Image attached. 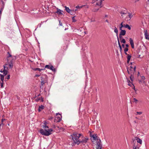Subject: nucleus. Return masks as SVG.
I'll list each match as a JSON object with an SVG mask.
<instances>
[{
    "label": "nucleus",
    "mask_w": 149,
    "mask_h": 149,
    "mask_svg": "<svg viewBox=\"0 0 149 149\" xmlns=\"http://www.w3.org/2000/svg\"><path fill=\"white\" fill-rule=\"evenodd\" d=\"M136 66H134L133 69H129L128 68H127V72L130 75V77L132 82H131L130 80H129V82L128 81L129 83L128 85L130 86H132V85L134 86L132 82L134 78V75L136 72Z\"/></svg>",
    "instance_id": "nucleus-1"
},
{
    "label": "nucleus",
    "mask_w": 149,
    "mask_h": 149,
    "mask_svg": "<svg viewBox=\"0 0 149 149\" xmlns=\"http://www.w3.org/2000/svg\"><path fill=\"white\" fill-rule=\"evenodd\" d=\"M44 130L41 129L40 130L39 132L42 135L46 136H48L52 134V132L53 131L52 129L51 128L49 129H46L47 128H49V127L47 125L43 127Z\"/></svg>",
    "instance_id": "nucleus-2"
},
{
    "label": "nucleus",
    "mask_w": 149,
    "mask_h": 149,
    "mask_svg": "<svg viewBox=\"0 0 149 149\" xmlns=\"http://www.w3.org/2000/svg\"><path fill=\"white\" fill-rule=\"evenodd\" d=\"M7 63H6L8 64V66L10 68H12L13 67V61L14 60L13 57L9 52H7Z\"/></svg>",
    "instance_id": "nucleus-3"
},
{
    "label": "nucleus",
    "mask_w": 149,
    "mask_h": 149,
    "mask_svg": "<svg viewBox=\"0 0 149 149\" xmlns=\"http://www.w3.org/2000/svg\"><path fill=\"white\" fill-rule=\"evenodd\" d=\"M81 134H78L76 133H74L71 135L72 140L75 144H77L79 145V144L80 141V136Z\"/></svg>",
    "instance_id": "nucleus-4"
},
{
    "label": "nucleus",
    "mask_w": 149,
    "mask_h": 149,
    "mask_svg": "<svg viewBox=\"0 0 149 149\" xmlns=\"http://www.w3.org/2000/svg\"><path fill=\"white\" fill-rule=\"evenodd\" d=\"M92 137L95 141H96L97 149H102V145L101 143V141L100 139L97 138V136L93 135Z\"/></svg>",
    "instance_id": "nucleus-5"
},
{
    "label": "nucleus",
    "mask_w": 149,
    "mask_h": 149,
    "mask_svg": "<svg viewBox=\"0 0 149 149\" xmlns=\"http://www.w3.org/2000/svg\"><path fill=\"white\" fill-rule=\"evenodd\" d=\"M89 139L88 137L86 136L85 137L82 134H81L80 136V141H79V143H81L83 145H85V144L87 142V141Z\"/></svg>",
    "instance_id": "nucleus-6"
},
{
    "label": "nucleus",
    "mask_w": 149,
    "mask_h": 149,
    "mask_svg": "<svg viewBox=\"0 0 149 149\" xmlns=\"http://www.w3.org/2000/svg\"><path fill=\"white\" fill-rule=\"evenodd\" d=\"M103 1V0H96L93 3H94V5L95 6H99L100 8H101L102 6V4Z\"/></svg>",
    "instance_id": "nucleus-7"
},
{
    "label": "nucleus",
    "mask_w": 149,
    "mask_h": 149,
    "mask_svg": "<svg viewBox=\"0 0 149 149\" xmlns=\"http://www.w3.org/2000/svg\"><path fill=\"white\" fill-rule=\"evenodd\" d=\"M58 115H60V116H56L55 117V121L56 122H59L61 120V115L59 113H56V116Z\"/></svg>",
    "instance_id": "nucleus-8"
},
{
    "label": "nucleus",
    "mask_w": 149,
    "mask_h": 149,
    "mask_svg": "<svg viewBox=\"0 0 149 149\" xmlns=\"http://www.w3.org/2000/svg\"><path fill=\"white\" fill-rule=\"evenodd\" d=\"M7 65L8 66V64L6 63L3 66L4 69L3 70V72L4 75H6L8 73V71L7 70L8 69V67L7 66Z\"/></svg>",
    "instance_id": "nucleus-9"
},
{
    "label": "nucleus",
    "mask_w": 149,
    "mask_h": 149,
    "mask_svg": "<svg viewBox=\"0 0 149 149\" xmlns=\"http://www.w3.org/2000/svg\"><path fill=\"white\" fill-rule=\"evenodd\" d=\"M140 77H141V79L139 80V82L140 84L141 83H145L144 80L145 79V77L144 76L140 75Z\"/></svg>",
    "instance_id": "nucleus-10"
},
{
    "label": "nucleus",
    "mask_w": 149,
    "mask_h": 149,
    "mask_svg": "<svg viewBox=\"0 0 149 149\" xmlns=\"http://www.w3.org/2000/svg\"><path fill=\"white\" fill-rule=\"evenodd\" d=\"M129 41L132 48L134 49V45L133 40L131 38H130Z\"/></svg>",
    "instance_id": "nucleus-11"
},
{
    "label": "nucleus",
    "mask_w": 149,
    "mask_h": 149,
    "mask_svg": "<svg viewBox=\"0 0 149 149\" xmlns=\"http://www.w3.org/2000/svg\"><path fill=\"white\" fill-rule=\"evenodd\" d=\"M124 9L125 10H123V11H121L120 12L122 16H123V15L126 14L127 13V12L126 10V9L125 8H124Z\"/></svg>",
    "instance_id": "nucleus-12"
},
{
    "label": "nucleus",
    "mask_w": 149,
    "mask_h": 149,
    "mask_svg": "<svg viewBox=\"0 0 149 149\" xmlns=\"http://www.w3.org/2000/svg\"><path fill=\"white\" fill-rule=\"evenodd\" d=\"M134 144L133 146V149H139V148L138 147L136 146V145L135 144V143H136V141L135 140H134L133 141Z\"/></svg>",
    "instance_id": "nucleus-13"
},
{
    "label": "nucleus",
    "mask_w": 149,
    "mask_h": 149,
    "mask_svg": "<svg viewBox=\"0 0 149 149\" xmlns=\"http://www.w3.org/2000/svg\"><path fill=\"white\" fill-rule=\"evenodd\" d=\"M57 11H56V12H55V13H57L59 15H61L62 14V11L61 10L58 9V8H57Z\"/></svg>",
    "instance_id": "nucleus-14"
},
{
    "label": "nucleus",
    "mask_w": 149,
    "mask_h": 149,
    "mask_svg": "<svg viewBox=\"0 0 149 149\" xmlns=\"http://www.w3.org/2000/svg\"><path fill=\"white\" fill-rule=\"evenodd\" d=\"M44 106L42 105H41L39 107V108L38 109V111L39 112L41 111L43 109H44Z\"/></svg>",
    "instance_id": "nucleus-15"
},
{
    "label": "nucleus",
    "mask_w": 149,
    "mask_h": 149,
    "mask_svg": "<svg viewBox=\"0 0 149 149\" xmlns=\"http://www.w3.org/2000/svg\"><path fill=\"white\" fill-rule=\"evenodd\" d=\"M41 80L42 81H47V78L46 76H43L41 77Z\"/></svg>",
    "instance_id": "nucleus-16"
},
{
    "label": "nucleus",
    "mask_w": 149,
    "mask_h": 149,
    "mask_svg": "<svg viewBox=\"0 0 149 149\" xmlns=\"http://www.w3.org/2000/svg\"><path fill=\"white\" fill-rule=\"evenodd\" d=\"M144 35H145V38L146 39H147V40L149 39V35H148V34L147 33V30H146L145 31H144Z\"/></svg>",
    "instance_id": "nucleus-17"
},
{
    "label": "nucleus",
    "mask_w": 149,
    "mask_h": 149,
    "mask_svg": "<svg viewBox=\"0 0 149 149\" xmlns=\"http://www.w3.org/2000/svg\"><path fill=\"white\" fill-rule=\"evenodd\" d=\"M126 33V31L125 30H121V31H120V34L123 36H124L125 35Z\"/></svg>",
    "instance_id": "nucleus-18"
},
{
    "label": "nucleus",
    "mask_w": 149,
    "mask_h": 149,
    "mask_svg": "<svg viewBox=\"0 0 149 149\" xmlns=\"http://www.w3.org/2000/svg\"><path fill=\"white\" fill-rule=\"evenodd\" d=\"M127 62L128 63H129L130 61L131 58V55L128 54L127 56Z\"/></svg>",
    "instance_id": "nucleus-19"
},
{
    "label": "nucleus",
    "mask_w": 149,
    "mask_h": 149,
    "mask_svg": "<svg viewBox=\"0 0 149 149\" xmlns=\"http://www.w3.org/2000/svg\"><path fill=\"white\" fill-rule=\"evenodd\" d=\"M49 69L53 72H55L56 71V69L54 68V66L52 65H50Z\"/></svg>",
    "instance_id": "nucleus-20"
},
{
    "label": "nucleus",
    "mask_w": 149,
    "mask_h": 149,
    "mask_svg": "<svg viewBox=\"0 0 149 149\" xmlns=\"http://www.w3.org/2000/svg\"><path fill=\"white\" fill-rule=\"evenodd\" d=\"M0 76H1L0 79L1 81L2 82H3V80L4 79V75L1 74H0Z\"/></svg>",
    "instance_id": "nucleus-21"
},
{
    "label": "nucleus",
    "mask_w": 149,
    "mask_h": 149,
    "mask_svg": "<svg viewBox=\"0 0 149 149\" xmlns=\"http://www.w3.org/2000/svg\"><path fill=\"white\" fill-rule=\"evenodd\" d=\"M124 27L130 30L131 29V27L129 26L128 24H127L126 25L124 24Z\"/></svg>",
    "instance_id": "nucleus-22"
},
{
    "label": "nucleus",
    "mask_w": 149,
    "mask_h": 149,
    "mask_svg": "<svg viewBox=\"0 0 149 149\" xmlns=\"http://www.w3.org/2000/svg\"><path fill=\"white\" fill-rule=\"evenodd\" d=\"M114 31L115 33H116V36H117V38H118V30H117V28L115 26V28H114Z\"/></svg>",
    "instance_id": "nucleus-23"
},
{
    "label": "nucleus",
    "mask_w": 149,
    "mask_h": 149,
    "mask_svg": "<svg viewBox=\"0 0 149 149\" xmlns=\"http://www.w3.org/2000/svg\"><path fill=\"white\" fill-rule=\"evenodd\" d=\"M65 7V10L68 13H70V12H71V10L68 7Z\"/></svg>",
    "instance_id": "nucleus-24"
},
{
    "label": "nucleus",
    "mask_w": 149,
    "mask_h": 149,
    "mask_svg": "<svg viewBox=\"0 0 149 149\" xmlns=\"http://www.w3.org/2000/svg\"><path fill=\"white\" fill-rule=\"evenodd\" d=\"M34 70L35 71L38 70L39 72H40L42 70H44V69H40V68H35Z\"/></svg>",
    "instance_id": "nucleus-25"
},
{
    "label": "nucleus",
    "mask_w": 149,
    "mask_h": 149,
    "mask_svg": "<svg viewBox=\"0 0 149 149\" xmlns=\"http://www.w3.org/2000/svg\"><path fill=\"white\" fill-rule=\"evenodd\" d=\"M137 143H139L140 144H141L142 143V141L139 138H138L137 139Z\"/></svg>",
    "instance_id": "nucleus-26"
},
{
    "label": "nucleus",
    "mask_w": 149,
    "mask_h": 149,
    "mask_svg": "<svg viewBox=\"0 0 149 149\" xmlns=\"http://www.w3.org/2000/svg\"><path fill=\"white\" fill-rule=\"evenodd\" d=\"M128 17H129L128 20H130L131 18L133 17V15H132L131 13H128Z\"/></svg>",
    "instance_id": "nucleus-27"
},
{
    "label": "nucleus",
    "mask_w": 149,
    "mask_h": 149,
    "mask_svg": "<svg viewBox=\"0 0 149 149\" xmlns=\"http://www.w3.org/2000/svg\"><path fill=\"white\" fill-rule=\"evenodd\" d=\"M47 122L46 121L44 120L43 121V124L42 125V127H43L47 125Z\"/></svg>",
    "instance_id": "nucleus-28"
},
{
    "label": "nucleus",
    "mask_w": 149,
    "mask_h": 149,
    "mask_svg": "<svg viewBox=\"0 0 149 149\" xmlns=\"http://www.w3.org/2000/svg\"><path fill=\"white\" fill-rule=\"evenodd\" d=\"M99 9V8H94L92 10V11L94 12H97Z\"/></svg>",
    "instance_id": "nucleus-29"
},
{
    "label": "nucleus",
    "mask_w": 149,
    "mask_h": 149,
    "mask_svg": "<svg viewBox=\"0 0 149 149\" xmlns=\"http://www.w3.org/2000/svg\"><path fill=\"white\" fill-rule=\"evenodd\" d=\"M133 63H134L132 62L130 63V64L131 65L130 66V69H133L134 66H135V65H133Z\"/></svg>",
    "instance_id": "nucleus-30"
},
{
    "label": "nucleus",
    "mask_w": 149,
    "mask_h": 149,
    "mask_svg": "<svg viewBox=\"0 0 149 149\" xmlns=\"http://www.w3.org/2000/svg\"><path fill=\"white\" fill-rule=\"evenodd\" d=\"M120 42L121 43H125L126 42V41L124 39H122V40H120Z\"/></svg>",
    "instance_id": "nucleus-31"
},
{
    "label": "nucleus",
    "mask_w": 149,
    "mask_h": 149,
    "mask_svg": "<svg viewBox=\"0 0 149 149\" xmlns=\"http://www.w3.org/2000/svg\"><path fill=\"white\" fill-rule=\"evenodd\" d=\"M6 119H1V123L0 124V126H1V125H3V122Z\"/></svg>",
    "instance_id": "nucleus-32"
},
{
    "label": "nucleus",
    "mask_w": 149,
    "mask_h": 149,
    "mask_svg": "<svg viewBox=\"0 0 149 149\" xmlns=\"http://www.w3.org/2000/svg\"><path fill=\"white\" fill-rule=\"evenodd\" d=\"M50 66V65H46L45 66V68L49 69Z\"/></svg>",
    "instance_id": "nucleus-33"
},
{
    "label": "nucleus",
    "mask_w": 149,
    "mask_h": 149,
    "mask_svg": "<svg viewBox=\"0 0 149 149\" xmlns=\"http://www.w3.org/2000/svg\"><path fill=\"white\" fill-rule=\"evenodd\" d=\"M75 16H73L72 17V22H75L76 21V20L75 19L74 17Z\"/></svg>",
    "instance_id": "nucleus-34"
},
{
    "label": "nucleus",
    "mask_w": 149,
    "mask_h": 149,
    "mask_svg": "<svg viewBox=\"0 0 149 149\" xmlns=\"http://www.w3.org/2000/svg\"><path fill=\"white\" fill-rule=\"evenodd\" d=\"M133 100H134V102H135L136 103L137 101H138V100L135 98H133Z\"/></svg>",
    "instance_id": "nucleus-35"
},
{
    "label": "nucleus",
    "mask_w": 149,
    "mask_h": 149,
    "mask_svg": "<svg viewBox=\"0 0 149 149\" xmlns=\"http://www.w3.org/2000/svg\"><path fill=\"white\" fill-rule=\"evenodd\" d=\"M128 48L126 47L124 49V52H127L128 51Z\"/></svg>",
    "instance_id": "nucleus-36"
},
{
    "label": "nucleus",
    "mask_w": 149,
    "mask_h": 149,
    "mask_svg": "<svg viewBox=\"0 0 149 149\" xmlns=\"http://www.w3.org/2000/svg\"><path fill=\"white\" fill-rule=\"evenodd\" d=\"M46 82L45 81H41V84L42 86H43L45 83H46Z\"/></svg>",
    "instance_id": "nucleus-37"
},
{
    "label": "nucleus",
    "mask_w": 149,
    "mask_h": 149,
    "mask_svg": "<svg viewBox=\"0 0 149 149\" xmlns=\"http://www.w3.org/2000/svg\"><path fill=\"white\" fill-rule=\"evenodd\" d=\"M77 6L76 7V8L78 9V8H80L82 7L83 6Z\"/></svg>",
    "instance_id": "nucleus-38"
},
{
    "label": "nucleus",
    "mask_w": 149,
    "mask_h": 149,
    "mask_svg": "<svg viewBox=\"0 0 149 149\" xmlns=\"http://www.w3.org/2000/svg\"><path fill=\"white\" fill-rule=\"evenodd\" d=\"M117 39H118V45H119V46H121V45H120V41H119V39L118 37V38H117Z\"/></svg>",
    "instance_id": "nucleus-39"
},
{
    "label": "nucleus",
    "mask_w": 149,
    "mask_h": 149,
    "mask_svg": "<svg viewBox=\"0 0 149 149\" xmlns=\"http://www.w3.org/2000/svg\"><path fill=\"white\" fill-rule=\"evenodd\" d=\"M122 35L119 34V38L120 40H122V39H123V37H122Z\"/></svg>",
    "instance_id": "nucleus-40"
},
{
    "label": "nucleus",
    "mask_w": 149,
    "mask_h": 149,
    "mask_svg": "<svg viewBox=\"0 0 149 149\" xmlns=\"http://www.w3.org/2000/svg\"><path fill=\"white\" fill-rule=\"evenodd\" d=\"M142 112H137L136 113L137 114L140 115L142 113Z\"/></svg>",
    "instance_id": "nucleus-41"
},
{
    "label": "nucleus",
    "mask_w": 149,
    "mask_h": 149,
    "mask_svg": "<svg viewBox=\"0 0 149 149\" xmlns=\"http://www.w3.org/2000/svg\"><path fill=\"white\" fill-rule=\"evenodd\" d=\"M0 84H1V87L2 88L3 86V82H1L0 83Z\"/></svg>",
    "instance_id": "nucleus-42"
},
{
    "label": "nucleus",
    "mask_w": 149,
    "mask_h": 149,
    "mask_svg": "<svg viewBox=\"0 0 149 149\" xmlns=\"http://www.w3.org/2000/svg\"><path fill=\"white\" fill-rule=\"evenodd\" d=\"M124 24H124V25H123V22H122L120 24V27H124Z\"/></svg>",
    "instance_id": "nucleus-43"
},
{
    "label": "nucleus",
    "mask_w": 149,
    "mask_h": 149,
    "mask_svg": "<svg viewBox=\"0 0 149 149\" xmlns=\"http://www.w3.org/2000/svg\"><path fill=\"white\" fill-rule=\"evenodd\" d=\"M53 118V117H52V116H51V117H49V120H51Z\"/></svg>",
    "instance_id": "nucleus-44"
},
{
    "label": "nucleus",
    "mask_w": 149,
    "mask_h": 149,
    "mask_svg": "<svg viewBox=\"0 0 149 149\" xmlns=\"http://www.w3.org/2000/svg\"><path fill=\"white\" fill-rule=\"evenodd\" d=\"M10 75H8L7 76V77L6 78L8 79H10Z\"/></svg>",
    "instance_id": "nucleus-45"
},
{
    "label": "nucleus",
    "mask_w": 149,
    "mask_h": 149,
    "mask_svg": "<svg viewBox=\"0 0 149 149\" xmlns=\"http://www.w3.org/2000/svg\"><path fill=\"white\" fill-rule=\"evenodd\" d=\"M59 25L60 26H62V23L60 21H59Z\"/></svg>",
    "instance_id": "nucleus-46"
},
{
    "label": "nucleus",
    "mask_w": 149,
    "mask_h": 149,
    "mask_svg": "<svg viewBox=\"0 0 149 149\" xmlns=\"http://www.w3.org/2000/svg\"><path fill=\"white\" fill-rule=\"evenodd\" d=\"M42 22L41 23L39 24L38 25V26H39V27H41V25H42Z\"/></svg>",
    "instance_id": "nucleus-47"
},
{
    "label": "nucleus",
    "mask_w": 149,
    "mask_h": 149,
    "mask_svg": "<svg viewBox=\"0 0 149 149\" xmlns=\"http://www.w3.org/2000/svg\"><path fill=\"white\" fill-rule=\"evenodd\" d=\"M40 100V98H38L37 99V101H38Z\"/></svg>",
    "instance_id": "nucleus-48"
},
{
    "label": "nucleus",
    "mask_w": 149,
    "mask_h": 149,
    "mask_svg": "<svg viewBox=\"0 0 149 149\" xmlns=\"http://www.w3.org/2000/svg\"><path fill=\"white\" fill-rule=\"evenodd\" d=\"M73 12V11L71 10V12H70V13H69L70 14H71L72 15V13Z\"/></svg>",
    "instance_id": "nucleus-49"
},
{
    "label": "nucleus",
    "mask_w": 149,
    "mask_h": 149,
    "mask_svg": "<svg viewBox=\"0 0 149 149\" xmlns=\"http://www.w3.org/2000/svg\"><path fill=\"white\" fill-rule=\"evenodd\" d=\"M125 46L127 48L129 47V45L128 44H126L125 45Z\"/></svg>",
    "instance_id": "nucleus-50"
},
{
    "label": "nucleus",
    "mask_w": 149,
    "mask_h": 149,
    "mask_svg": "<svg viewBox=\"0 0 149 149\" xmlns=\"http://www.w3.org/2000/svg\"><path fill=\"white\" fill-rule=\"evenodd\" d=\"M41 101H42V102H43V98H42V97H41Z\"/></svg>",
    "instance_id": "nucleus-51"
},
{
    "label": "nucleus",
    "mask_w": 149,
    "mask_h": 149,
    "mask_svg": "<svg viewBox=\"0 0 149 149\" xmlns=\"http://www.w3.org/2000/svg\"><path fill=\"white\" fill-rule=\"evenodd\" d=\"M122 27H120V31H121V30H123V29H122Z\"/></svg>",
    "instance_id": "nucleus-52"
},
{
    "label": "nucleus",
    "mask_w": 149,
    "mask_h": 149,
    "mask_svg": "<svg viewBox=\"0 0 149 149\" xmlns=\"http://www.w3.org/2000/svg\"><path fill=\"white\" fill-rule=\"evenodd\" d=\"M119 47L120 49L121 50L122 49V47H121V45L120 46H119Z\"/></svg>",
    "instance_id": "nucleus-53"
},
{
    "label": "nucleus",
    "mask_w": 149,
    "mask_h": 149,
    "mask_svg": "<svg viewBox=\"0 0 149 149\" xmlns=\"http://www.w3.org/2000/svg\"><path fill=\"white\" fill-rule=\"evenodd\" d=\"M40 76V75H38V74H36V77H39V76Z\"/></svg>",
    "instance_id": "nucleus-54"
},
{
    "label": "nucleus",
    "mask_w": 149,
    "mask_h": 149,
    "mask_svg": "<svg viewBox=\"0 0 149 149\" xmlns=\"http://www.w3.org/2000/svg\"><path fill=\"white\" fill-rule=\"evenodd\" d=\"M0 72H2H2H3V70H2H2H0Z\"/></svg>",
    "instance_id": "nucleus-55"
},
{
    "label": "nucleus",
    "mask_w": 149,
    "mask_h": 149,
    "mask_svg": "<svg viewBox=\"0 0 149 149\" xmlns=\"http://www.w3.org/2000/svg\"><path fill=\"white\" fill-rule=\"evenodd\" d=\"M3 8H1V10L0 11H3Z\"/></svg>",
    "instance_id": "nucleus-56"
},
{
    "label": "nucleus",
    "mask_w": 149,
    "mask_h": 149,
    "mask_svg": "<svg viewBox=\"0 0 149 149\" xmlns=\"http://www.w3.org/2000/svg\"><path fill=\"white\" fill-rule=\"evenodd\" d=\"M140 74V72H138V76H139V75Z\"/></svg>",
    "instance_id": "nucleus-57"
},
{
    "label": "nucleus",
    "mask_w": 149,
    "mask_h": 149,
    "mask_svg": "<svg viewBox=\"0 0 149 149\" xmlns=\"http://www.w3.org/2000/svg\"><path fill=\"white\" fill-rule=\"evenodd\" d=\"M124 46H125V45H124V44H123L122 45V47H124Z\"/></svg>",
    "instance_id": "nucleus-58"
},
{
    "label": "nucleus",
    "mask_w": 149,
    "mask_h": 149,
    "mask_svg": "<svg viewBox=\"0 0 149 149\" xmlns=\"http://www.w3.org/2000/svg\"><path fill=\"white\" fill-rule=\"evenodd\" d=\"M126 52H124V53L126 55H127L128 54Z\"/></svg>",
    "instance_id": "nucleus-59"
},
{
    "label": "nucleus",
    "mask_w": 149,
    "mask_h": 149,
    "mask_svg": "<svg viewBox=\"0 0 149 149\" xmlns=\"http://www.w3.org/2000/svg\"><path fill=\"white\" fill-rule=\"evenodd\" d=\"M2 14V12L1 11H0V15Z\"/></svg>",
    "instance_id": "nucleus-60"
},
{
    "label": "nucleus",
    "mask_w": 149,
    "mask_h": 149,
    "mask_svg": "<svg viewBox=\"0 0 149 149\" xmlns=\"http://www.w3.org/2000/svg\"><path fill=\"white\" fill-rule=\"evenodd\" d=\"M105 21H106V22H108V23H109V22H108V20L107 19V20Z\"/></svg>",
    "instance_id": "nucleus-61"
},
{
    "label": "nucleus",
    "mask_w": 149,
    "mask_h": 149,
    "mask_svg": "<svg viewBox=\"0 0 149 149\" xmlns=\"http://www.w3.org/2000/svg\"><path fill=\"white\" fill-rule=\"evenodd\" d=\"M85 72L86 74H87V71H86V70L85 71Z\"/></svg>",
    "instance_id": "nucleus-62"
},
{
    "label": "nucleus",
    "mask_w": 149,
    "mask_h": 149,
    "mask_svg": "<svg viewBox=\"0 0 149 149\" xmlns=\"http://www.w3.org/2000/svg\"><path fill=\"white\" fill-rule=\"evenodd\" d=\"M53 127H54V128H55V126L54 125H53Z\"/></svg>",
    "instance_id": "nucleus-63"
},
{
    "label": "nucleus",
    "mask_w": 149,
    "mask_h": 149,
    "mask_svg": "<svg viewBox=\"0 0 149 149\" xmlns=\"http://www.w3.org/2000/svg\"><path fill=\"white\" fill-rule=\"evenodd\" d=\"M108 16L107 15H105V17H107Z\"/></svg>",
    "instance_id": "nucleus-64"
}]
</instances>
